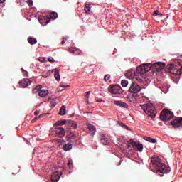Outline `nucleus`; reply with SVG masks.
<instances>
[{
	"label": "nucleus",
	"mask_w": 182,
	"mask_h": 182,
	"mask_svg": "<svg viewBox=\"0 0 182 182\" xmlns=\"http://www.w3.org/2000/svg\"><path fill=\"white\" fill-rule=\"evenodd\" d=\"M96 102H98V103H102L103 102V100L101 98H95Z\"/></svg>",
	"instance_id": "nucleus-43"
},
{
	"label": "nucleus",
	"mask_w": 182,
	"mask_h": 182,
	"mask_svg": "<svg viewBox=\"0 0 182 182\" xmlns=\"http://www.w3.org/2000/svg\"><path fill=\"white\" fill-rule=\"evenodd\" d=\"M80 53H82V51H80V50L75 48V51H74V55H80Z\"/></svg>",
	"instance_id": "nucleus-35"
},
{
	"label": "nucleus",
	"mask_w": 182,
	"mask_h": 182,
	"mask_svg": "<svg viewBox=\"0 0 182 182\" xmlns=\"http://www.w3.org/2000/svg\"><path fill=\"white\" fill-rule=\"evenodd\" d=\"M63 149L64 151H70V150H72V144H65Z\"/></svg>",
	"instance_id": "nucleus-26"
},
{
	"label": "nucleus",
	"mask_w": 182,
	"mask_h": 182,
	"mask_svg": "<svg viewBox=\"0 0 182 182\" xmlns=\"http://www.w3.org/2000/svg\"><path fill=\"white\" fill-rule=\"evenodd\" d=\"M60 178V176L59 175L58 171H55L51 176V181L52 182H58Z\"/></svg>",
	"instance_id": "nucleus-18"
},
{
	"label": "nucleus",
	"mask_w": 182,
	"mask_h": 182,
	"mask_svg": "<svg viewBox=\"0 0 182 182\" xmlns=\"http://www.w3.org/2000/svg\"><path fill=\"white\" fill-rule=\"evenodd\" d=\"M63 39L64 41H68V36L63 37Z\"/></svg>",
	"instance_id": "nucleus-49"
},
{
	"label": "nucleus",
	"mask_w": 182,
	"mask_h": 182,
	"mask_svg": "<svg viewBox=\"0 0 182 182\" xmlns=\"http://www.w3.org/2000/svg\"><path fill=\"white\" fill-rule=\"evenodd\" d=\"M21 70H22L23 75L24 76V77H29V75H28V71L23 70V68H22Z\"/></svg>",
	"instance_id": "nucleus-33"
},
{
	"label": "nucleus",
	"mask_w": 182,
	"mask_h": 182,
	"mask_svg": "<svg viewBox=\"0 0 182 182\" xmlns=\"http://www.w3.org/2000/svg\"><path fill=\"white\" fill-rule=\"evenodd\" d=\"M60 116H65L66 114V107L65 105H63L59 112Z\"/></svg>",
	"instance_id": "nucleus-25"
},
{
	"label": "nucleus",
	"mask_w": 182,
	"mask_h": 182,
	"mask_svg": "<svg viewBox=\"0 0 182 182\" xmlns=\"http://www.w3.org/2000/svg\"><path fill=\"white\" fill-rule=\"evenodd\" d=\"M108 91L112 95H122L123 93V90L119 85H111Z\"/></svg>",
	"instance_id": "nucleus-5"
},
{
	"label": "nucleus",
	"mask_w": 182,
	"mask_h": 182,
	"mask_svg": "<svg viewBox=\"0 0 182 182\" xmlns=\"http://www.w3.org/2000/svg\"><path fill=\"white\" fill-rule=\"evenodd\" d=\"M67 121L66 119H62L58 121L55 124H54L55 127H58V126H64V124H66Z\"/></svg>",
	"instance_id": "nucleus-24"
},
{
	"label": "nucleus",
	"mask_w": 182,
	"mask_h": 182,
	"mask_svg": "<svg viewBox=\"0 0 182 182\" xmlns=\"http://www.w3.org/2000/svg\"><path fill=\"white\" fill-rule=\"evenodd\" d=\"M121 85L122 86V87H127V86L129 85V81H127V80H122L121 81Z\"/></svg>",
	"instance_id": "nucleus-31"
},
{
	"label": "nucleus",
	"mask_w": 182,
	"mask_h": 182,
	"mask_svg": "<svg viewBox=\"0 0 182 182\" xmlns=\"http://www.w3.org/2000/svg\"><path fill=\"white\" fill-rule=\"evenodd\" d=\"M144 139L146 141H149V143H156L157 140H156V139H153L149 136H144Z\"/></svg>",
	"instance_id": "nucleus-30"
},
{
	"label": "nucleus",
	"mask_w": 182,
	"mask_h": 182,
	"mask_svg": "<svg viewBox=\"0 0 182 182\" xmlns=\"http://www.w3.org/2000/svg\"><path fill=\"white\" fill-rule=\"evenodd\" d=\"M75 49L76 48L71 47L68 49V52H70V53H75Z\"/></svg>",
	"instance_id": "nucleus-36"
},
{
	"label": "nucleus",
	"mask_w": 182,
	"mask_h": 182,
	"mask_svg": "<svg viewBox=\"0 0 182 182\" xmlns=\"http://www.w3.org/2000/svg\"><path fill=\"white\" fill-rule=\"evenodd\" d=\"M50 19H56L58 18V13L52 12L50 14Z\"/></svg>",
	"instance_id": "nucleus-32"
},
{
	"label": "nucleus",
	"mask_w": 182,
	"mask_h": 182,
	"mask_svg": "<svg viewBox=\"0 0 182 182\" xmlns=\"http://www.w3.org/2000/svg\"><path fill=\"white\" fill-rule=\"evenodd\" d=\"M171 126L174 127V129H177V127H180L182 126V117H176L174 120L171 122Z\"/></svg>",
	"instance_id": "nucleus-14"
},
{
	"label": "nucleus",
	"mask_w": 182,
	"mask_h": 182,
	"mask_svg": "<svg viewBox=\"0 0 182 182\" xmlns=\"http://www.w3.org/2000/svg\"><path fill=\"white\" fill-rule=\"evenodd\" d=\"M156 168L159 173H168V167L163 163H161L159 165H158Z\"/></svg>",
	"instance_id": "nucleus-13"
},
{
	"label": "nucleus",
	"mask_w": 182,
	"mask_h": 182,
	"mask_svg": "<svg viewBox=\"0 0 182 182\" xmlns=\"http://www.w3.org/2000/svg\"><path fill=\"white\" fill-rule=\"evenodd\" d=\"M166 68V64L164 63L158 62L152 64L153 70H156V72H160L162 69Z\"/></svg>",
	"instance_id": "nucleus-10"
},
{
	"label": "nucleus",
	"mask_w": 182,
	"mask_h": 182,
	"mask_svg": "<svg viewBox=\"0 0 182 182\" xmlns=\"http://www.w3.org/2000/svg\"><path fill=\"white\" fill-rule=\"evenodd\" d=\"M140 107L142 108L144 112L149 116V117H151L152 119H154V117H156V114H157V111H156V107L153 104L141 105Z\"/></svg>",
	"instance_id": "nucleus-1"
},
{
	"label": "nucleus",
	"mask_w": 182,
	"mask_h": 182,
	"mask_svg": "<svg viewBox=\"0 0 182 182\" xmlns=\"http://www.w3.org/2000/svg\"><path fill=\"white\" fill-rule=\"evenodd\" d=\"M52 100L50 103V107H55L58 105V98H53L52 97H48V101Z\"/></svg>",
	"instance_id": "nucleus-20"
},
{
	"label": "nucleus",
	"mask_w": 182,
	"mask_h": 182,
	"mask_svg": "<svg viewBox=\"0 0 182 182\" xmlns=\"http://www.w3.org/2000/svg\"><path fill=\"white\" fill-rule=\"evenodd\" d=\"M174 117V114L169 110H163L160 114V119L162 122H167L171 120Z\"/></svg>",
	"instance_id": "nucleus-4"
},
{
	"label": "nucleus",
	"mask_w": 182,
	"mask_h": 182,
	"mask_svg": "<svg viewBox=\"0 0 182 182\" xmlns=\"http://www.w3.org/2000/svg\"><path fill=\"white\" fill-rule=\"evenodd\" d=\"M39 111L38 110H36V111H35V112H34V114H35V116H38V114H39Z\"/></svg>",
	"instance_id": "nucleus-47"
},
{
	"label": "nucleus",
	"mask_w": 182,
	"mask_h": 182,
	"mask_svg": "<svg viewBox=\"0 0 182 182\" xmlns=\"http://www.w3.org/2000/svg\"><path fill=\"white\" fill-rule=\"evenodd\" d=\"M126 144H127V148L128 149H130V141H126Z\"/></svg>",
	"instance_id": "nucleus-44"
},
{
	"label": "nucleus",
	"mask_w": 182,
	"mask_h": 182,
	"mask_svg": "<svg viewBox=\"0 0 182 182\" xmlns=\"http://www.w3.org/2000/svg\"><path fill=\"white\" fill-rule=\"evenodd\" d=\"M68 139H70V140H75L76 139V134H75V132H71L67 135Z\"/></svg>",
	"instance_id": "nucleus-27"
},
{
	"label": "nucleus",
	"mask_w": 182,
	"mask_h": 182,
	"mask_svg": "<svg viewBox=\"0 0 182 182\" xmlns=\"http://www.w3.org/2000/svg\"><path fill=\"white\" fill-rule=\"evenodd\" d=\"M48 62L53 63V62H55V59H53V58H52V57H50V58H48Z\"/></svg>",
	"instance_id": "nucleus-42"
},
{
	"label": "nucleus",
	"mask_w": 182,
	"mask_h": 182,
	"mask_svg": "<svg viewBox=\"0 0 182 182\" xmlns=\"http://www.w3.org/2000/svg\"><path fill=\"white\" fill-rule=\"evenodd\" d=\"M121 124V126L122 127H124L127 130H129V127H127L126 124H124V123H121L120 124Z\"/></svg>",
	"instance_id": "nucleus-40"
},
{
	"label": "nucleus",
	"mask_w": 182,
	"mask_h": 182,
	"mask_svg": "<svg viewBox=\"0 0 182 182\" xmlns=\"http://www.w3.org/2000/svg\"><path fill=\"white\" fill-rule=\"evenodd\" d=\"M140 90H141V87L136 82H132L128 90V92H129V93H132V96L134 97H137V96H139L138 93Z\"/></svg>",
	"instance_id": "nucleus-3"
},
{
	"label": "nucleus",
	"mask_w": 182,
	"mask_h": 182,
	"mask_svg": "<svg viewBox=\"0 0 182 182\" xmlns=\"http://www.w3.org/2000/svg\"><path fill=\"white\" fill-rule=\"evenodd\" d=\"M40 117H43V114H41L39 117L34 118V119L32 120L33 123H35V122H36V121L38 120V119H40Z\"/></svg>",
	"instance_id": "nucleus-39"
},
{
	"label": "nucleus",
	"mask_w": 182,
	"mask_h": 182,
	"mask_svg": "<svg viewBox=\"0 0 182 182\" xmlns=\"http://www.w3.org/2000/svg\"><path fill=\"white\" fill-rule=\"evenodd\" d=\"M100 141L104 146H107V144L110 143V139L109 136H106V135H102L100 137Z\"/></svg>",
	"instance_id": "nucleus-17"
},
{
	"label": "nucleus",
	"mask_w": 182,
	"mask_h": 182,
	"mask_svg": "<svg viewBox=\"0 0 182 182\" xmlns=\"http://www.w3.org/2000/svg\"><path fill=\"white\" fill-rule=\"evenodd\" d=\"M89 95H90V91H88V92H86V97H87V99H89Z\"/></svg>",
	"instance_id": "nucleus-46"
},
{
	"label": "nucleus",
	"mask_w": 182,
	"mask_h": 182,
	"mask_svg": "<svg viewBox=\"0 0 182 182\" xmlns=\"http://www.w3.org/2000/svg\"><path fill=\"white\" fill-rule=\"evenodd\" d=\"M48 73H53V70H48Z\"/></svg>",
	"instance_id": "nucleus-50"
},
{
	"label": "nucleus",
	"mask_w": 182,
	"mask_h": 182,
	"mask_svg": "<svg viewBox=\"0 0 182 182\" xmlns=\"http://www.w3.org/2000/svg\"><path fill=\"white\" fill-rule=\"evenodd\" d=\"M125 76L127 79H134V77H141L139 73H137V71L134 70V69H131L127 72L125 74Z\"/></svg>",
	"instance_id": "nucleus-8"
},
{
	"label": "nucleus",
	"mask_w": 182,
	"mask_h": 182,
	"mask_svg": "<svg viewBox=\"0 0 182 182\" xmlns=\"http://www.w3.org/2000/svg\"><path fill=\"white\" fill-rule=\"evenodd\" d=\"M114 105H115V106H119V107H124V109H127V107H129V105L126 102L119 100L114 101Z\"/></svg>",
	"instance_id": "nucleus-19"
},
{
	"label": "nucleus",
	"mask_w": 182,
	"mask_h": 182,
	"mask_svg": "<svg viewBox=\"0 0 182 182\" xmlns=\"http://www.w3.org/2000/svg\"><path fill=\"white\" fill-rule=\"evenodd\" d=\"M129 143L131 146H132L133 149L137 150V151H143V144L134 141L133 139H129Z\"/></svg>",
	"instance_id": "nucleus-9"
},
{
	"label": "nucleus",
	"mask_w": 182,
	"mask_h": 182,
	"mask_svg": "<svg viewBox=\"0 0 182 182\" xmlns=\"http://www.w3.org/2000/svg\"><path fill=\"white\" fill-rule=\"evenodd\" d=\"M87 129L90 130L91 134H95V133H96V127L93 124H88Z\"/></svg>",
	"instance_id": "nucleus-21"
},
{
	"label": "nucleus",
	"mask_w": 182,
	"mask_h": 182,
	"mask_svg": "<svg viewBox=\"0 0 182 182\" xmlns=\"http://www.w3.org/2000/svg\"><path fill=\"white\" fill-rule=\"evenodd\" d=\"M53 132L55 136L60 138L64 137L65 134H66V132L63 127H56L54 129Z\"/></svg>",
	"instance_id": "nucleus-11"
},
{
	"label": "nucleus",
	"mask_w": 182,
	"mask_h": 182,
	"mask_svg": "<svg viewBox=\"0 0 182 182\" xmlns=\"http://www.w3.org/2000/svg\"><path fill=\"white\" fill-rule=\"evenodd\" d=\"M28 42L30 45H36L38 40L36 38L30 36L28 38Z\"/></svg>",
	"instance_id": "nucleus-22"
},
{
	"label": "nucleus",
	"mask_w": 182,
	"mask_h": 182,
	"mask_svg": "<svg viewBox=\"0 0 182 182\" xmlns=\"http://www.w3.org/2000/svg\"><path fill=\"white\" fill-rule=\"evenodd\" d=\"M68 166H70V161L68 163Z\"/></svg>",
	"instance_id": "nucleus-52"
},
{
	"label": "nucleus",
	"mask_w": 182,
	"mask_h": 182,
	"mask_svg": "<svg viewBox=\"0 0 182 182\" xmlns=\"http://www.w3.org/2000/svg\"><path fill=\"white\" fill-rule=\"evenodd\" d=\"M19 85L21 87H28L31 85V80L29 78H24L19 82Z\"/></svg>",
	"instance_id": "nucleus-16"
},
{
	"label": "nucleus",
	"mask_w": 182,
	"mask_h": 182,
	"mask_svg": "<svg viewBox=\"0 0 182 182\" xmlns=\"http://www.w3.org/2000/svg\"><path fill=\"white\" fill-rule=\"evenodd\" d=\"M5 2V0H0V4H4Z\"/></svg>",
	"instance_id": "nucleus-51"
},
{
	"label": "nucleus",
	"mask_w": 182,
	"mask_h": 182,
	"mask_svg": "<svg viewBox=\"0 0 182 182\" xmlns=\"http://www.w3.org/2000/svg\"><path fill=\"white\" fill-rule=\"evenodd\" d=\"M104 80H105V82H107L108 80H110V75H105Z\"/></svg>",
	"instance_id": "nucleus-37"
},
{
	"label": "nucleus",
	"mask_w": 182,
	"mask_h": 182,
	"mask_svg": "<svg viewBox=\"0 0 182 182\" xmlns=\"http://www.w3.org/2000/svg\"><path fill=\"white\" fill-rule=\"evenodd\" d=\"M38 21L41 25H48L50 21V18L46 16H42L38 17Z\"/></svg>",
	"instance_id": "nucleus-15"
},
{
	"label": "nucleus",
	"mask_w": 182,
	"mask_h": 182,
	"mask_svg": "<svg viewBox=\"0 0 182 182\" xmlns=\"http://www.w3.org/2000/svg\"><path fill=\"white\" fill-rule=\"evenodd\" d=\"M68 126L69 127H71V129H77V123L75 121L70 120L68 121Z\"/></svg>",
	"instance_id": "nucleus-23"
},
{
	"label": "nucleus",
	"mask_w": 182,
	"mask_h": 182,
	"mask_svg": "<svg viewBox=\"0 0 182 182\" xmlns=\"http://www.w3.org/2000/svg\"><path fill=\"white\" fill-rule=\"evenodd\" d=\"M60 87H69V85H66V84L61 82L60 85Z\"/></svg>",
	"instance_id": "nucleus-41"
},
{
	"label": "nucleus",
	"mask_w": 182,
	"mask_h": 182,
	"mask_svg": "<svg viewBox=\"0 0 182 182\" xmlns=\"http://www.w3.org/2000/svg\"><path fill=\"white\" fill-rule=\"evenodd\" d=\"M65 42H66V41L63 39L61 41V44L63 45L65 43Z\"/></svg>",
	"instance_id": "nucleus-48"
},
{
	"label": "nucleus",
	"mask_w": 182,
	"mask_h": 182,
	"mask_svg": "<svg viewBox=\"0 0 182 182\" xmlns=\"http://www.w3.org/2000/svg\"><path fill=\"white\" fill-rule=\"evenodd\" d=\"M38 60L40 62H45V58H38Z\"/></svg>",
	"instance_id": "nucleus-45"
},
{
	"label": "nucleus",
	"mask_w": 182,
	"mask_h": 182,
	"mask_svg": "<svg viewBox=\"0 0 182 182\" xmlns=\"http://www.w3.org/2000/svg\"><path fill=\"white\" fill-rule=\"evenodd\" d=\"M55 74L54 77L57 80V82H59L60 80V75L59 74V70H55Z\"/></svg>",
	"instance_id": "nucleus-28"
},
{
	"label": "nucleus",
	"mask_w": 182,
	"mask_h": 182,
	"mask_svg": "<svg viewBox=\"0 0 182 182\" xmlns=\"http://www.w3.org/2000/svg\"><path fill=\"white\" fill-rule=\"evenodd\" d=\"M41 89L42 85H38L33 90V93H38V96H40L41 97H46V96H48V95H49V91L48 90Z\"/></svg>",
	"instance_id": "nucleus-6"
},
{
	"label": "nucleus",
	"mask_w": 182,
	"mask_h": 182,
	"mask_svg": "<svg viewBox=\"0 0 182 182\" xmlns=\"http://www.w3.org/2000/svg\"><path fill=\"white\" fill-rule=\"evenodd\" d=\"M61 141H63V143H65V141H64V140H61Z\"/></svg>",
	"instance_id": "nucleus-53"
},
{
	"label": "nucleus",
	"mask_w": 182,
	"mask_h": 182,
	"mask_svg": "<svg viewBox=\"0 0 182 182\" xmlns=\"http://www.w3.org/2000/svg\"><path fill=\"white\" fill-rule=\"evenodd\" d=\"M154 16H157V15H159L160 16H163V14L161 13H159V11L156 10L154 11Z\"/></svg>",
	"instance_id": "nucleus-34"
},
{
	"label": "nucleus",
	"mask_w": 182,
	"mask_h": 182,
	"mask_svg": "<svg viewBox=\"0 0 182 182\" xmlns=\"http://www.w3.org/2000/svg\"><path fill=\"white\" fill-rule=\"evenodd\" d=\"M167 69L169 70L170 73L172 75H181V67L177 68V65L173 64H170L167 65Z\"/></svg>",
	"instance_id": "nucleus-7"
},
{
	"label": "nucleus",
	"mask_w": 182,
	"mask_h": 182,
	"mask_svg": "<svg viewBox=\"0 0 182 182\" xmlns=\"http://www.w3.org/2000/svg\"><path fill=\"white\" fill-rule=\"evenodd\" d=\"M151 163L154 167L156 168L161 163V159H160V157L156 155H154L151 158Z\"/></svg>",
	"instance_id": "nucleus-12"
},
{
	"label": "nucleus",
	"mask_w": 182,
	"mask_h": 182,
	"mask_svg": "<svg viewBox=\"0 0 182 182\" xmlns=\"http://www.w3.org/2000/svg\"><path fill=\"white\" fill-rule=\"evenodd\" d=\"M27 4H28V6H33V1L28 0Z\"/></svg>",
	"instance_id": "nucleus-38"
},
{
	"label": "nucleus",
	"mask_w": 182,
	"mask_h": 182,
	"mask_svg": "<svg viewBox=\"0 0 182 182\" xmlns=\"http://www.w3.org/2000/svg\"><path fill=\"white\" fill-rule=\"evenodd\" d=\"M151 69H153L151 63L143 64L136 68V73H138V75L141 77L142 75H144L146 72L151 70Z\"/></svg>",
	"instance_id": "nucleus-2"
},
{
	"label": "nucleus",
	"mask_w": 182,
	"mask_h": 182,
	"mask_svg": "<svg viewBox=\"0 0 182 182\" xmlns=\"http://www.w3.org/2000/svg\"><path fill=\"white\" fill-rule=\"evenodd\" d=\"M73 115H71V117H73Z\"/></svg>",
	"instance_id": "nucleus-54"
},
{
	"label": "nucleus",
	"mask_w": 182,
	"mask_h": 182,
	"mask_svg": "<svg viewBox=\"0 0 182 182\" xmlns=\"http://www.w3.org/2000/svg\"><path fill=\"white\" fill-rule=\"evenodd\" d=\"M90 4H86L85 6L84 11H85V14H87V15L90 14Z\"/></svg>",
	"instance_id": "nucleus-29"
}]
</instances>
